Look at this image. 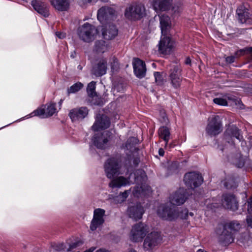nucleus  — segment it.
<instances>
[{"label": "nucleus", "mask_w": 252, "mask_h": 252, "mask_svg": "<svg viewBox=\"0 0 252 252\" xmlns=\"http://www.w3.org/2000/svg\"><path fill=\"white\" fill-rule=\"evenodd\" d=\"M120 164L118 159L112 158H109L104 164V171L107 178L112 179L109 183L112 188H120L130 185L129 178L119 176L114 178L120 174Z\"/></svg>", "instance_id": "f257e3e1"}, {"label": "nucleus", "mask_w": 252, "mask_h": 252, "mask_svg": "<svg viewBox=\"0 0 252 252\" xmlns=\"http://www.w3.org/2000/svg\"><path fill=\"white\" fill-rule=\"evenodd\" d=\"M134 176L135 182L138 185L133 189V195L138 197L150 193L151 192V189L145 184L147 177L145 172L142 170H138L134 173Z\"/></svg>", "instance_id": "f03ea898"}, {"label": "nucleus", "mask_w": 252, "mask_h": 252, "mask_svg": "<svg viewBox=\"0 0 252 252\" xmlns=\"http://www.w3.org/2000/svg\"><path fill=\"white\" fill-rule=\"evenodd\" d=\"M124 15L129 20H138L146 15V8L144 5L141 3L132 2L127 5Z\"/></svg>", "instance_id": "7ed1b4c3"}, {"label": "nucleus", "mask_w": 252, "mask_h": 252, "mask_svg": "<svg viewBox=\"0 0 252 252\" xmlns=\"http://www.w3.org/2000/svg\"><path fill=\"white\" fill-rule=\"evenodd\" d=\"M97 30L93 25L86 23L78 27L77 34L79 37L83 41L90 42L94 40L97 34Z\"/></svg>", "instance_id": "20e7f679"}, {"label": "nucleus", "mask_w": 252, "mask_h": 252, "mask_svg": "<svg viewBox=\"0 0 252 252\" xmlns=\"http://www.w3.org/2000/svg\"><path fill=\"white\" fill-rule=\"evenodd\" d=\"M157 214L163 220L172 221L178 218L179 210L175 207L162 204L159 206Z\"/></svg>", "instance_id": "39448f33"}, {"label": "nucleus", "mask_w": 252, "mask_h": 252, "mask_svg": "<svg viewBox=\"0 0 252 252\" xmlns=\"http://www.w3.org/2000/svg\"><path fill=\"white\" fill-rule=\"evenodd\" d=\"M149 232L147 225L140 222L134 225L129 234L130 240L133 242H139L143 240Z\"/></svg>", "instance_id": "423d86ee"}, {"label": "nucleus", "mask_w": 252, "mask_h": 252, "mask_svg": "<svg viewBox=\"0 0 252 252\" xmlns=\"http://www.w3.org/2000/svg\"><path fill=\"white\" fill-rule=\"evenodd\" d=\"M169 78L170 84L175 89L180 88L183 80L182 69L178 65L171 66L169 72Z\"/></svg>", "instance_id": "0eeeda50"}, {"label": "nucleus", "mask_w": 252, "mask_h": 252, "mask_svg": "<svg viewBox=\"0 0 252 252\" xmlns=\"http://www.w3.org/2000/svg\"><path fill=\"white\" fill-rule=\"evenodd\" d=\"M222 130V126L219 116H215L208 119V123L206 128L207 134L211 136H214Z\"/></svg>", "instance_id": "6e6552de"}, {"label": "nucleus", "mask_w": 252, "mask_h": 252, "mask_svg": "<svg viewBox=\"0 0 252 252\" xmlns=\"http://www.w3.org/2000/svg\"><path fill=\"white\" fill-rule=\"evenodd\" d=\"M43 107V108H39L34 110L29 115V116H27V118L37 116L41 118H46L53 116L56 112V103H55L47 104Z\"/></svg>", "instance_id": "1a4fd4ad"}, {"label": "nucleus", "mask_w": 252, "mask_h": 252, "mask_svg": "<svg viewBox=\"0 0 252 252\" xmlns=\"http://www.w3.org/2000/svg\"><path fill=\"white\" fill-rule=\"evenodd\" d=\"M224 137L226 141L231 145L235 144V139L239 142L243 140L241 130L234 125L230 126L227 128L225 132Z\"/></svg>", "instance_id": "9d476101"}, {"label": "nucleus", "mask_w": 252, "mask_h": 252, "mask_svg": "<svg viewBox=\"0 0 252 252\" xmlns=\"http://www.w3.org/2000/svg\"><path fill=\"white\" fill-rule=\"evenodd\" d=\"M111 134V132L109 131L95 134L92 139L94 144L99 149L106 148L108 146Z\"/></svg>", "instance_id": "9b49d317"}, {"label": "nucleus", "mask_w": 252, "mask_h": 252, "mask_svg": "<svg viewBox=\"0 0 252 252\" xmlns=\"http://www.w3.org/2000/svg\"><path fill=\"white\" fill-rule=\"evenodd\" d=\"M184 181L187 186L193 189L201 185L203 180L201 175L199 173L190 172L185 175Z\"/></svg>", "instance_id": "f8f14e48"}, {"label": "nucleus", "mask_w": 252, "mask_h": 252, "mask_svg": "<svg viewBox=\"0 0 252 252\" xmlns=\"http://www.w3.org/2000/svg\"><path fill=\"white\" fill-rule=\"evenodd\" d=\"M105 214V211L103 209L97 208L94 210L93 218L90 226L92 231L95 230L103 224L105 221L104 218Z\"/></svg>", "instance_id": "ddd939ff"}, {"label": "nucleus", "mask_w": 252, "mask_h": 252, "mask_svg": "<svg viewBox=\"0 0 252 252\" xmlns=\"http://www.w3.org/2000/svg\"><path fill=\"white\" fill-rule=\"evenodd\" d=\"M222 205L227 209L235 211L238 209V201L233 194L225 193L222 196Z\"/></svg>", "instance_id": "4468645a"}, {"label": "nucleus", "mask_w": 252, "mask_h": 252, "mask_svg": "<svg viewBox=\"0 0 252 252\" xmlns=\"http://www.w3.org/2000/svg\"><path fill=\"white\" fill-rule=\"evenodd\" d=\"M138 139L134 137H130L126 141V144L123 148L127 156L129 162H130L133 159L134 153L138 150L136 147V144L138 143Z\"/></svg>", "instance_id": "2eb2a0df"}, {"label": "nucleus", "mask_w": 252, "mask_h": 252, "mask_svg": "<svg viewBox=\"0 0 252 252\" xmlns=\"http://www.w3.org/2000/svg\"><path fill=\"white\" fill-rule=\"evenodd\" d=\"M236 17L241 24H251V14L248 8L244 5L239 6L236 10Z\"/></svg>", "instance_id": "dca6fc26"}, {"label": "nucleus", "mask_w": 252, "mask_h": 252, "mask_svg": "<svg viewBox=\"0 0 252 252\" xmlns=\"http://www.w3.org/2000/svg\"><path fill=\"white\" fill-rule=\"evenodd\" d=\"M187 198L186 189L180 188L170 195L169 201L173 205H180L184 203Z\"/></svg>", "instance_id": "f3484780"}, {"label": "nucleus", "mask_w": 252, "mask_h": 252, "mask_svg": "<svg viewBox=\"0 0 252 252\" xmlns=\"http://www.w3.org/2000/svg\"><path fill=\"white\" fill-rule=\"evenodd\" d=\"M161 241L160 234L157 232H151L145 239L144 247L147 250L152 249Z\"/></svg>", "instance_id": "a211bd4d"}, {"label": "nucleus", "mask_w": 252, "mask_h": 252, "mask_svg": "<svg viewBox=\"0 0 252 252\" xmlns=\"http://www.w3.org/2000/svg\"><path fill=\"white\" fill-rule=\"evenodd\" d=\"M110 126L109 118L104 115L97 116L95 123L92 126V129L94 131H97L101 129H106Z\"/></svg>", "instance_id": "6ab92c4d"}, {"label": "nucleus", "mask_w": 252, "mask_h": 252, "mask_svg": "<svg viewBox=\"0 0 252 252\" xmlns=\"http://www.w3.org/2000/svg\"><path fill=\"white\" fill-rule=\"evenodd\" d=\"M88 114V109L86 107H81L70 110L69 116L72 121H79L84 119Z\"/></svg>", "instance_id": "aec40b11"}, {"label": "nucleus", "mask_w": 252, "mask_h": 252, "mask_svg": "<svg viewBox=\"0 0 252 252\" xmlns=\"http://www.w3.org/2000/svg\"><path fill=\"white\" fill-rule=\"evenodd\" d=\"M114 8L109 7H102L97 12V19L102 23L109 19H111L115 14Z\"/></svg>", "instance_id": "412c9836"}, {"label": "nucleus", "mask_w": 252, "mask_h": 252, "mask_svg": "<svg viewBox=\"0 0 252 252\" xmlns=\"http://www.w3.org/2000/svg\"><path fill=\"white\" fill-rule=\"evenodd\" d=\"M173 46V43L170 38L167 35L162 36L161 34V39L158 44L159 51L162 54H167L170 53Z\"/></svg>", "instance_id": "4be33fe9"}, {"label": "nucleus", "mask_w": 252, "mask_h": 252, "mask_svg": "<svg viewBox=\"0 0 252 252\" xmlns=\"http://www.w3.org/2000/svg\"><path fill=\"white\" fill-rule=\"evenodd\" d=\"M31 4L36 11L44 17L49 15V7L45 2L41 0H32Z\"/></svg>", "instance_id": "5701e85b"}, {"label": "nucleus", "mask_w": 252, "mask_h": 252, "mask_svg": "<svg viewBox=\"0 0 252 252\" xmlns=\"http://www.w3.org/2000/svg\"><path fill=\"white\" fill-rule=\"evenodd\" d=\"M107 60L101 58L98 60L93 68V73L96 76H101L106 74L107 71Z\"/></svg>", "instance_id": "b1692460"}, {"label": "nucleus", "mask_w": 252, "mask_h": 252, "mask_svg": "<svg viewBox=\"0 0 252 252\" xmlns=\"http://www.w3.org/2000/svg\"><path fill=\"white\" fill-rule=\"evenodd\" d=\"M144 213V209L140 204L130 206L127 209V214L129 218L135 220L141 219Z\"/></svg>", "instance_id": "393cba45"}, {"label": "nucleus", "mask_w": 252, "mask_h": 252, "mask_svg": "<svg viewBox=\"0 0 252 252\" xmlns=\"http://www.w3.org/2000/svg\"><path fill=\"white\" fill-rule=\"evenodd\" d=\"M133 66L135 75L141 78L145 76L146 68L145 63L139 59H134L133 62Z\"/></svg>", "instance_id": "a878e982"}, {"label": "nucleus", "mask_w": 252, "mask_h": 252, "mask_svg": "<svg viewBox=\"0 0 252 252\" xmlns=\"http://www.w3.org/2000/svg\"><path fill=\"white\" fill-rule=\"evenodd\" d=\"M173 0H153V7L156 11H165L170 9Z\"/></svg>", "instance_id": "bb28decb"}, {"label": "nucleus", "mask_w": 252, "mask_h": 252, "mask_svg": "<svg viewBox=\"0 0 252 252\" xmlns=\"http://www.w3.org/2000/svg\"><path fill=\"white\" fill-rule=\"evenodd\" d=\"M160 28L161 33L163 35H167L171 28V21L170 17L165 14L159 16Z\"/></svg>", "instance_id": "cd10ccee"}, {"label": "nucleus", "mask_w": 252, "mask_h": 252, "mask_svg": "<svg viewBox=\"0 0 252 252\" xmlns=\"http://www.w3.org/2000/svg\"><path fill=\"white\" fill-rule=\"evenodd\" d=\"M70 0H49L51 5L56 10L60 11H66L68 9Z\"/></svg>", "instance_id": "c85d7f7f"}, {"label": "nucleus", "mask_w": 252, "mask_h": 252, "mask_svg": "<svg viewBox=\"0 0 252 252\" xmlns=\"http://www.w3.org/2000/svg\"><path fill=\"white\" fill-rule=\"evenodd\" d=\"M118 34V30L116 26L113 25H110L106 26V28L103 29L102 35L106 40H110L115 38Z\"/></svg>", "instance_id": "c756f323"}, {"label": "nucleus", "mask_w": 252, "mask_h": 252, "mask_svg": "<svg viewBox=\"0 0 252 252\" xmlns=\"http://www.w3.org/2000/svg\"><path fill=\"white\" fill-rule=\"evenodd\" d=\"M158 135L159 137L165 142V147L166 148H171L174 147V145L171 144H168V143L170 138V132L167 127H160L158 129Z\"/></svg>", "instance_id": "7c9ffc66"}, {"label": "nucleus", "mask_w": 252, "mask_h": 252, "mask_svg": "<svg viewBox=\"0 0 252 252\" xmlns=\"http://www.w3.org/2000/svg\"><path fill=\"white\" fill-rule=\"evenodd\" d=\"M111 48L110 44L103 40L95 41L94 50L98 54H103L109 50Z\"/></svg>", "instance_id": "2f4dec72"}, {"label": "nucleus", "mask_w": 252, "mask_h": 252, "mask_svg": "<svg viewBox=\"0 0 252 252\" xmlns=\"http://www.w3.org/2000/svg\"><path fill=\"white\" fill-rule=\"evenodd\" d=\"M234 237L231 232L227 230L223 227V230L220 236V240L225 245L229 244L233 242Z\"/></svg>", "instance_id": "473e14b6"}, {"label": "nucleus", "mask_w": 252, "mask_h": 252, "mask_svg": "<svg viewBox=\"0 0 252 252\" xmlns=\"http://www.w3.org/2000/svg\"><path fill=\"white\" fill-rule=\"evenodd\" d=\"M223 227L225 229H229L231 231H237L241 228V225L238 221L233 220L225 223Z\"/></svg>", "instance_id": "72a5a7b5"}, {"label": "nucleus", "mask_w": 252, "mask_h": 252, "mask_svg": "<svg viewBox=\"0 0 252 252\" xmlns=\"http://www.w3.org/2000/svg\"><path fill=\"white\" fill-rule=\"evenodd\" d=\"M95 82L92 81L88 84L87 91L88 95L91 97H94L96 95V93L95 91Z\"/></svg>", "instance_id": "f704fd0d"}, {"label": "nucleus", "mask_w": 252, "mask_h": 252, "mask_svg": "<svg viewBox=\"0 0 252 252\" xmlns=\"http://www.w3.org/2000/svg\"><path fill=\"white\" fill-rule=\"evenodd\" d=\"M83 86L84 85L82 83L80 82H77L70 86L67 89V93L68 94H70L75 93L80 91L83 87Z\"/></svg>", "instance_id": "c9c22d12"}, {"label": "nucleus", "mask_w": 252, "mask_h": 252, "mask_svg": "<svg viewBox=\"0 0 252 252\" xmlns=\"http://www.w3.org/2000/svg\"><path fill=\"white\" fill-rule=\"evenodd\" d=\"M129 191L128 190H126L124 192L120 194L119 195L117 196L115 198V200L118 203H121L126 200Z\"/></svg>", "instance_id": "e433bc0d"}, {"label": "nucleus", "mask_w": 252, "mask_h": 252, "mask_svg": "<svg viewBox=\"0 0 252 252\" xmlns=\"http://www.w3.org/2000/svg\"><path fill=\"white\" fill-rule=\"evenodd\" d=\"M170 9H171L172 14L174 16L179 15L182 10L181 6L179 4H175L173 6L172 5Z\"/></svg>", "instance_id": "4c0bfd02"}, {"label": "nucleus", "mask_w": 252, "mask_h": 252, "mask_svg": "<svg viewBox=\"0 0 252 252\" xmlns=\"http://www.w3.org/2000/svg\"><path fill=\"white\" fill-rule=\"evenodd\" d=\"M110 65L111 70L113 72L117 71L119 68V63L118 60L115 57H113L111 59Z\"/></svg>", "instance_id": "58836bf2"}, {"label": "nucleus", "mask_w": 252, "mask_h": 252, "mask_svg": "<svg viewBox=\"0 0 252 252\" xmlns=\"http://www.w3.org/2000/svg\"><path fill=\"white\" fill-rule=\"evenodd\" d=\"M213 102L220 105L226 106L227 105V100L223 98H215L213 99Z\"/></svg>", "instance_id": "ea45409f"}, {"label": "nucleus", "mask_w": 252, "mask_h": 252, "mask_svg": "<svg viewBox=\"0 0 252 252\" xmlns=\"http://www.w3.org/2000/svg\"><path fill=\"white\" fill-rule=\"evenodd\" d=\"M154 76L155 81L158 85H161L163 84V79L162 75L159 72H155L154 73Z\"/></svg>", "instance_id": "a19ab883"}, {"label": "nucleus", "mask_w": 252, "mask_h": 252, "mask_svg": "<svg viewBox=\"0 0 252 252\" xmlns=\"http://www.w3.org/2000/svg\"><path fill=\"white\" fill-rule=\"evenodd\" d=\"M188 216V210L187 209H182V211L179 212V217L182 219H186Z\"/></svg>", "instance_id": "79ce46f5"}, {"label": "nucleus", "mask_w": 252, "mask_h": 252, "mask_svg": "<svg viewBox=\"0 0 252 252\" xmlns=\"http://www.w3.org/2000/svg\"><path fill=\"white\" fill-rule=\"evenodd\" d=\"M82 244L80 241H77L69 245V247L66 249L67 252L71 251L72 249L80 246Z\"/></svg>", "instance_id": "37998d69"}, {"label": "nucleus", "mask_w": 252, "mask_h": 252, "mask_svg": "<svg viewBox=\"0 0 252 252\" xmlns=\"http://www.w3.org/2000/svg\"><path fill=\"white\" fill-rule=\"evenodd\" d=\"M245 161L244 159L243 158V157L241 156V155H239V161L238 162H235L236 165L240 168L243 167L244 165Z\"/></svg>", "instance_id": "c03bdc74"}, {"label": "nucleus", "mask_w": 252, "mask_h": 252, "mask_svg": "<svg viewBox=\"0 0 252 252\" xmlns=\"http://www.w3.org/2000/svg\"><path fill=\"white\" fill-rule=\"evenodd\" d=\"M248 212L249 214H252V198H249L248 201Z\"/></svg>", "instance_id": "a18cd8bd"}, {"label": "nucleus", "mask_w": 252, "mask_h": 252, "mask_svg": "<svg viewBox=\"0 0 252 252\" xmlns=\"http://www.w3.org/2000/svg\"><path fill=\"white\" fill-rule=\"evenodd\" d=\"M235 57L233 56H228L225 58L226 62L228 63H231L234 62Z\"/></svg>", "instance_id": "49530a36"}, {"label": "nucleus", "mask_w": 252, "mask_h": 252, "mask_svg": "<svg viewBox=\"0 0 252 252\" xmlns=\"http://www.w3.org/2000/svg\"><path fill=\"white\" fill-rule=\"evenodd\" d=\"M56 35L60 39H63L65 37V33L64 32H56Z\"/></svg>", "instance_id": "de8ad7c7"}, {"label": "nucleus", "mask_w": 252, "mask_h": 252, "mask_svg": "<svg viewBox=\"0 0 252 252\" xmlns=\"http://www.w3.org/2000/svg\"><path fill=\"white\" fill-rule=\"evenodd\" d=\"M247 222L248 226L252 228V217L248 216L247 218Z\"/></svg>", "instance_id": "09e8293b"}, {"label": "nucleus", "mask_w": 252, "mask_h": 252, "mask_svg": "<svg viewBox=\"0 0 252 252\" xmlns=\"http://www.w3.org/2000/svg\"><path fill=\"white\" fill-rule=\"evenodd\" d=\"M55 249L58 251L64 250V245L63 244H60L56 246Z\"/></svg>", "instance_id": "8fccbe9b"}, {"label": "nucleus", "mask_w": 252, "mask_h": 252, "mask_svg": "<svg viewBox=\"0 0 252 252\" xmlns=\"http://www.w3.org/2000/svg\"><path fill=\"white\" fill-rule=\"evenodd\" d=\"M158 154L160 156H163L164 154V151L163 149L160 148L158 150Z\"/></svg>", "instance_id": "3c124183"}, {"label": "nucleus", "mask_w": 252, "mask_h": 252, "mask_svg": "<svg viewBox=\"0 0 252 252\" xmlns=\"http://www.w3.org/2000/svg\"><path fill=\"white\" fill-rule=\"evenodd\" d=\"M185 63L186 64L190 65L191 64V60L189 58H187L185 61Z\"/></svg>", "instance_id": "603ef678"}, {"label": "nucleus", "mask_w": 252, "mask_h": 252, "mask_svg": "<svg viewBox=\"0 0 252 252\" xmlns=\"http://www.w3.org/2000/svg\"><path fill=\"white\" fill-rule=\"evenodd\" d=\"M139 162V159H138V158H134L133 159V164L135 165H137L138 163V162Z\"/></svg>", "instance_id": "864d4df0"}, {"label": "nucleus", "mask_w": 252, "mask_h": 252, "mask_svg": "<svg viewBox=\"0 0 252 252\" xmlns=\"http://www.w3.org/2000/svg\"><path fill=\"white\" fill-rule=\"evenodd\" d=\"M105 251H106V249L101 248V249H99L97 250L95 252L94 251L93 252H105Z\"/></svg>", "instance_id": "5fc2aeb1"}, {"label": "nucleus", "mask_w": 252, "mask_h": 252, "mask_svg": "<svg viewBox=\"0 0 252 252\" xmlns=\"http://www.w3.org/2000/svg\"><path fill=\"white\" fill-rule=\"evenodd\" d=\"M224 186H225V187L227 189H229V188H231V187H229V186H228V185L227 184V183H226H226H225V184H224Z\"/></svg>", "instance_id": "6e6d98bb"}, {"label": "nucleus", "mask_w": 252, "mask_h": 252, "mask_svg": "<svg viewBox=\"0 0 252 252\" xmlns=\"http://www.w3.org/2000/svg\"><path fill=\"white\" fill-rule=\"evenodd\" d=\"M163 120L164 122H166V120H167V118L166 116L163 117Z\"/></svg>", "instance_id": "4d7b16f0"}, {"label": "nucleus", "mask_w": 252, "mask_h": 252, "mask_svg": "<svg viewBox=\"0 0 252 252\" xmlns=\"http://www.w3.org/2000/svg\"><path fill=\"white\" fill-rule=\"evenodd\" d=\"M128 252H137L135 250H134L133 249H131Z\"/></svg>", "instance_id": "13d9d810"}, {"label": "nucleus", "mask_w": 252, "mask_h": 252, "mask_svg": "<svg viewBox=\"0 0 252 252\" xmlns=\"http://www.w3.org/2000/svg\"><path fill=\"white\" fill-rule=\"evenodd\" d=\"M71 58H74V55H72H72H71Z\"/></svg>", "instance_id": "bf43d9fd"}, {"label": "nucleus", "mask_w": 252, "mask_h": 252, "mask_svg": "<svg viewBox=\"0 0 252 252\" xmlns=\"http://www.w3.org/2000/svg\"><path fill=\"white\" fill-rule=\"evenodd\" d=\"M62 103V100H61L60 101V104L61 105Z\"/></svg>", "instance_id": "052dcab7"}, {"label": "nucleus", "mask_w": 252, "mask_h": 252, "mask_svg": "<svg viewBox=\"0 0 252 252\" xmlns=\"http://www.w3.org/2000/svg\"><path fill=\"white\" fill-rule=\"evenodd\" d=\"M105 252H111L110 251H108V250H106Z\"/></svg>", "instance_id": "680f3d73"}, {"label": "nucleus", "mask_w": 252, "mask_h": 252, "mask_svg": "<svg viewBox=\"0 0 252 252\" xmlns=\"http://www.w3.org/2000/svg\"><path fill=\"white\" fill-rule=\"evenodd\" d=\"M189 214H190V216H193V215L192 213H190Z\"/></svg>", "instance_id": "e2e57ef3"}]
</instances>
